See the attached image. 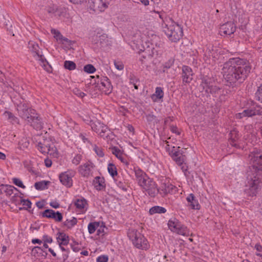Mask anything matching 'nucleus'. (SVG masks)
I'll list each match as a JSON object with an SVG mask.
<instances>
[{"label": "nucleus", "mask_w": 262, "mask_h": 262, "mask_svg": "<svg viewBox=\"0 0 262 262\" xmlns=\"http://www.w3.org/2000/svg\"><path fill=\"white\" fill-rule=\"evenodd\" d=\"M250 66L245 60L238 58L230 59L226 62L222 69L225 80L230 84L238 81L242 82L250 72Z\"/></svg>", "instance_id": "1"}, {"label": "nucleus", "mask_w": 262, "mask_h": 262, "mask_svg": "<svg viewBox=\"0 0 262 262\" xmlns=\"http://www.w3.org/2000/svg\"><path fill=\"white\" fill-rule=\"evenodd\" d=\"M250 157L252 169L248 172L247 178L250 195L254 196L260 189V184L262 183V152L252 154Z\"/></svg>", "instance_id": "2"}, {"label": "nucleus", "mask_w": 262, "mask_h": 262, "mask_svg": "<svg viewBox=\"0 0 262 262\" xmlns=\"http://www.w3.org/2000/svg\"><path fill=\"white\" fill-rule=\"evenodd\" d=\"M163 31L168 38L172 41L177 42L183 36L182 28L173 22H168L163 27Z\"/></svg>", "instance_id": "3"}, {"label": "nucleus", "mask_w": 262, "mask_h": 262, "mask_svg": "<svg viewBox=\"0 0 262 262\" xmlns=\"http://www.w3.org/2000/svg\"><path fill=\"white\" fill-rule=\"evenodd\" d=\"M127 234L129 238L136 248L142 250H147L148 248L149 244L147 239L137 230L129 229Z\"/></svg>", "instance_id": "4"}, {"label": "nucleus", "mask_w": 262, "mask_h": 262, "mask_svg": "<svg viewBox=\"0 0 262 262\" xmlns=\"http://www.w3.org/2000/svg\"><path fill=\"white\" fill-rule=\"evenodd\" d=\"M28 47L35 59L40 61L41 62V66L45 68L48 62L43 57L38 45L34 41H29Z\"/></svg>", "instance_id": "5"}, {"label": "nucleus", "mask_w": 262, "mask_h": 262, "mask_svg": "<svg viewBox=\"0 0 262 262\" xmlns=\"http://www.w3.org/2000/svg\"><path fill=\"white\" fill-rule=\"evenodd\" d=\"M140 186L144 191L150 197L156 196L159 192L157 184L149 178H147Z\"/></svg>", "instance_id": "6"}, {"label": "nucleus", "mask_w": 262, "mask_h": 262, "mask_svg": "<svg viewBox=\"0 0 262 262\" xmlns=\"http://www.w3.org/2000/svg\"><path fill=\"white\" fill-rule=\"evenodd\" d=\"M168 226L169 229L178 234L182 235H188V230L186 227L182 225L178 220L174 218L168 221Z\"/></svg>", "instance_id": "7"}, {"label": "nucleus", "mask_w": 262, "mask_h": 262, "mask_svg": "<svg viewBox=\"0 0 262 262\" xmlns=\"http://www.w3.org/2000/svg\"><path fill=\"white\" fill-rule=\"evenodd\" d=\"M38 149L42 154H48L52 156H55L57 151L55 145L47 139L38 143Z\"/></svg>", "instance_id": "8"}, {"label": "nucleus", "mask_w": 262, "mask_h": 262, "mask_svg": "<svg viewBox=\"0 0 262 262\" xmlns=\"http://www.w3.org/2000/svg\"><path fill=\"white\" fill-rule=\"evenodd\" d=\"M17 111L19 116L27 121L28 119L34 117V116L36 115L35 111L29 108L28 106L25 103L18 105Z\"/></svg>", "instance_id": "9"}, {"label": "nucleus", "mask_w": 262, "mask_h": 262, "mask_svg": "<svg viewBox=\"0 0 262 262\" xmlns=\"http://www.w3.org/2000/svg\"><path fill=\"white\" fill-rule=\"evenodd\" d=\"M200 87L208 94H215L220 91V88L214 85L210 78H204L200 84Z\"/></svg>", "instance_id": "10"}, {"label": "nucleus", "mask_w": 262, "mask_h": 262, "mask_svg": "<svg viewBox=\"0 0 262 262\" xmlns=\"http://www.w3.org/2000/svg\"><path fill=\"white\" fill-rule=\"evenodd\" d=\"M155 54H157V51H155L153 47L149 49L148 47L147 49L143 51L141 56L140 60L141 63L145 65L146 67H148L152 62V57Z\"/></svg>", "instance_id": "11"}, {"label": "nucleus", "mask_w": 262, "mask_h": 262, "mask_svg": "<svg viewBox=\"0 0 262 262\" xmlns=\"http://www.w3.org/2000/svg\"><path fill=\"white\" fill-rule=\"evenodd\" d=\"M91 126L92 129L101 137L103 138L107 137L109 129L106 125L101 123L99 121H96L91 122Z\"/></svg>", "instance_id": "12"}, {"label": "nucleus", "mask_w": 262, "mask_h": 262, "mask_svg": "<svg viewBox=\"0 0 262 262\" xmlns=\"http://www.w3.org/2000/svg\"><path fill=\"white\" fill-rule=\"evenodd\" d=\"M236 30V26L232 21H228L221 26L220 34L222 36H230Z\"/></svg>", "instance_id": "13"}, {"label": "nucleus", "mask_w": 262, "mask_h": 262, "mask_svg": "<svg viewBox=\"0 0 262 262\" xmlns=\"http://www.w3.org/2000/svg\"><path fill=\"white\" fill-rule=\"evenodd\" d=\"M94 167L92 162H87L79 166V172L82 176L88 177L92 174Z\"/></svg>", "instance_id": "14"}, {"label": "nucleus", "mask_w": 262, "mask_h": 262, "mask_svg": "<svg viewBox=\"0 0 262 262\" xmlns=\"http://www.w3.org/2000/svg\"><path fill=\"white\" fill-rule=\"evenodd\" d=\"M73 173L69 171H66L61 173L59 175V179L61 183L68 187H70L72 185V178Z\"/></svg>", "instance_id": "15"}, {"label": "nucleus", "mask_w": 262, "mask_h": 262, "mask_svg": "<svg viewBox=\"0 0 262 262\" xmlns=\"http://www.w3.org/2000/svg\"><path fill=\"white\" fill-rule=\"evenodd\" d=\"M99 88L106 95L109 94L112 90V85L108 78L106 77L101 80Z\"/></svg>", "instance_id": "16"}, {"label": "nucleus", "mask_w": 262, "mask_h": 262, "mask_svg": "<svg viewBox=\"0 0 262 262\" xmlns=\"http://www.w3.org/2000/svg\"><path fill=\"white\" fill-rule=\"evenodd\" d=\"M239 138L238 132L236 129H233L231 130L229 134V142L230 144L236 148H240V146L236 142L238 141Z\"/></svg>", "instance_id": "17"}, {"label": "nucleus", "mask_w": 262, "mask_h": 262, "mask_svg": "<svg viewBox=\"0 0 262 262\" xmlns=\"http://www.w3.org/2000/svg\"><path fill=\"white\" fill-rule=\"evenodd\" d=\"M170 154L173 160L175 161L178 165H181L183 164L186 158L179 150L177 151L175 149H173L171 150Z\"/></svg>", "instance_id": "18"}, {"label": "nucleus", "mask_w": 262, "mask_h": 262, "mask_svg": "<svg viewBox=\"0 0 262 262\" xmlns=\"http://www.w3.org/2000/svg\"><path fill=\"white\" fill-rule=\"evenodd\" d=\"M183 81L184 82H190L192 79V71L190 68L188 66H183L182 69Z\"/></svg>", "instance_id": "19"}, {"label": "nucleus", "mask_w": 262, "mask_h": 262, "mask_svg": "<svg viewBox=\"0 0 262 262\" xmlns=\"http://www.w3.org/2000/svg\"><path fill=\"white\" fill-rule=\"evenodd\" d=\"M135 174L136 180L140 186L148 177L146 173L140 169H135Z\"/></svg>", "instance_id": "20"}, {"label": "nucleus", "mask_w": 262, "mask_h": 262, "mask_svg": "<svg viewBox=\"0 0 262 262\" xmlns=\"http://www.w3.org/2000/svg\"><path fill=\"white\" fill-rule=\"evenodd\" d=\"M28 122L36 130H40L42 128V123L36 114L34 116V117L28 119Z\"/></svg>", "instance_id": "21"}, {"label": "nucleus", "mask_w": 262, "mask_h": 262, "mask_svg": "<svg viewBox=\"0 0 262 262\" xmlns=\"http://www.w3.org/2000/svg\"><path fill=\"white\" fill-rule=\"evenodd\" d=\"M46 9L49 14L54 15L55 16H60L62 13V9H59L57 6L53 4L48 6Z\"/></svg>", "instance_id": "22"}, {"label": "nucleus", "mask_w": 262, "mask_h": 262, "mask_svg": "<svg viewBox=\"0 0 262 262\" xmlns=\"http://www.w3.org/2000/svg\"><path fill=\"white\" fill-rule=\"evenodd\" d=\"M173 187L171 184L164 183L162 185L159 192L162 196L165 195L172 191Z\"/></svg>", "instance_id": "23"}, {"label": "nucleus", "mask_w": 262, "mask_h": 262, "mask_svg": "<svg viewBox=\"0 0 262 262\" xmlns=\"http://www.w3.org/2000/svg\"><path fill=\"white\" fill-rule=\"evenodd\" d=\"M187 201L190 203V205L192 209H199L200 205L197 200L195 199L194 196L193 194H190L187 198Z\"/></svg>", "instance_id": "24"}, {"label": "nucleus", "mask_w": 262, "mask_h": 262, "mask_svg": "<svg viewBox=\"0 0 262 262\" xmlns=\"http://www.w3.org/2000/svg\"><path fill=\"white\" fill-rule=\"evenodd\" d=\"M94 184L96 189L101 190L105 187L103 178L96 177L94 181Z\"/></svg>", "instance_id": "25"}, {"label": "nucleus", "mask_w": 262, "mask_h": 262, "mask_svg": "<svg viewBox=\"0 0 262 262\" xmlns=\"http://www.w3.org/2000/svg\"><path fill=\"white\" fill-rule=\"evenodd\" d=\"M4 116L12 124H19L18 119L10 112L5 111Z\"/></svg>", "instance_id": "26"}, {"label": "nucleus", "mask_w": 262, "mask_h": 262, "mask_svg": "<svg viewBox=\"0 0 262 262\" xmlns=\"http://www.w3.org/2000/svg\"><path fill=\"white\" fill-rule=\"evenodd\" d=\"M57 239L59 244L67 245L69 242V237L64 233H59Z\"/></svg>", "instance_id": "27"}, {"label": "nucleus", "mask_w": 262, "mask_h": 262, "mask_svg": "<svg viewBox=\"0 0 262 262\" xmlns=\"http://www.w3.org/2000/svg\"><path fill=\"white\" fill-rule=\"evenodd\" d=\"M166 211V209L162 207L159 206H155L151 207L149 211L150 214H154L155 213H163Z\"/></svg>", "instance_id": "28"}, {"label": "nucleus", "mask_w": 262, "mask_h": 262, "mask_svg": "<svg viewBox=\"0 0 262 262\" xmlns=\"http://www.w3.org/2000/svg\"><path fill=\"white\" fill-rule=\"evenodd\" d=\"M0 187L3 189V192H4L7 195H10L13 192L14 187L11 185L1 184Z\"/></svg>", "instance_id": "29"}, {"label": "nucleus", "mask_w": 262, "mask_h": 262, "mask_svg": "<svg viewBox=\"0 0 262 262\" xmlns=\"http://www.w3.org/2000/svg\"><path fill=\"white\" fill-rule=\"evenodd\" d=\"M50 182L49 181H40L38 182H36L35 183L34 186L35 188L37 190H43L47 188V185Z\"/></svg>", "instance_id": "30"}, {"label": "nucleus", "mask_w": 262, "mask_h": 262, "mask_svg": "<svg viewBox=\"0 0 262 262\" xmlns=\"http://www.w3.org/2000/svg\"><path fill=\"white\" fill-rule=\"evenodd\" d=\"M77 219L73 217L72 219H67L64 222L63 224L68 228H71L77 224Z\"/></svg>", "instance_id": "31"}, {"label": "nucleus", "mask_w": 262, "mask_h": 262, "mask_svg": "<svg viewBox=\"0 0 262 262\" xmlns=\"http://www.w3.org/2000/svg\"><path fill=\"white\" fill-rule=\"evenodd\" d=\"M94 3L98 8L100 9V11H102L107 7L106 0H95Z\"/></svg>", "instance_id": "32"}, {"label": "nucleus", "mask_w": 262, "mask_h": 262, "mask_svg": "<svg viewBox=\"0 0 262 262\" xmlns=\"http://www.w3.org/2000/svg\"><path fill=\"white\" fill-rule=\"evenodd\" d=\"M99 41L101 47L108 45V38L105 34H102L99 37Z\"/></svg>", "instance_id": "33"}, {"label": "nucleus", "mask_w": 262, "mask_h": 262, "mask_svg": "<svg viewBox=\"0 0 262 262\" xmlns=\"http://www.w3.org/2000/svg\"><path fill=\"white\" fill-rule=\"evenodd\" d=\"M64 67L66 69L71 71L76 69V65L73 61L66 60L64 62Z\"/></svg>", "instance_id": "34"}, {"label": "nucleus", "mask_w": 262, "mask_h": 262, "mask_svg": "<svg viewBox=\"0 0 262 262\" xmlns=\"http://www.w3.org/2000/svg\"><path fill=\"white\" fill-rule=\"evenodd\" d=\"M108 171L110 174L113 177H114L115 176H117V171L116 166L114 164L112 163H110L108 165Z\"/></svg>", "instance_id": "35"}, {"label": "nucleus", "mask_w": 262, "mask_h": 262, "mask_svg": "<svg viewBox=\"0 0 262 262\" xmlns=\"http://www.w3.org/2000/svg\"><path fill=\"white\" fill-rule=\"evenodd\" d=\"M19 147L22 150H25L29 146V142L27 139H21L18 143Z\"/></svg>", "instance_id": "36"}, {"label": "nucleus", "mask_w": 262, "mask_h": 262, "mask_svg": "<svg viewBox=\"0 0 262 262\" xmlns=\"http://www.w3.org/2000/svg\"><path fill=\"white\" fill-rule=\"evenodd\" d=\"M52 217L51 219H53L56 222H61L62 219V214L58 212H55L53 211V213H52Z\"/></svg>", "instance_id": "37"}, {"label": "nucleus", "mask_w": 262, "mask_h": 262, "mask_svg": "<svg viewBox=\"0 0 262 262\" xmlns=\"http://www.w3.org/2000/svg\"><path fill=\"white\" fill-rule=\"evenodd\" d=\"M86 204V201L85 200H77L75 203V205L76 208L79 209H82L84 208Z\"/></svg>", "instance_id": "38"}, {"label": "nucleus", "mask_w": 262, "mask_h": 262, "mask_svg": "<svg viewBox=\"0 0 262 262\" xmlns=\"http://www.w3.org/2000/svg\"><path fill=\"white\" fill-rule=\"evenodd\" d=\"M51 33L54 35V37L57 40V41H60L61 39L62 38V35L60 32L56 29H52L51 30Z\"/></svg>", "instance_id": "39"}, {"label": "nucleus", "mask_w": 262, "mask_h": 262, "mask_svg": "<svg viewBox=\"0 0 262 262\" xmlns=\"http://www.w3.org/2000/svg\"><path fill=\"white\" fill-rule=\"evenodd\" d=\"M83 70L86 73L91 74L96 71V69L92 64H89L84 67Z\"/></svg>", "instance_id": "40"}, {"label": "nucleus", "mask_w": 262, "mask_h": 262, "mask_svg": "<svg viewBox=\"0 0 262 262\" xmlns=\"http://www.w3.org/2000/svg\"><path fill=\"white\" fill-rule=\"evenodd\" d=\"M98 226V223H90L88 225V230L90 234L93 233L96 229V227Z\"/></svg>", "instance_id": "41"}, {"label": "nucleus", "mask_w": 262, "mask_h": 262, "mask_svg": "<svg viewBox=\"0 0 262 262\" xmlns=\"http://www.w3.org/2000/svg\"><path fill=\"white\" fill-rule=\"evenodd\" d=\"M155 96L158 99H161L163 97V92L160 87L156 88L155 94L153 95L152 98Z\"/></svg>", "instance_id": "42"}, {"label": "nucleus", "mask_w": 262, "mask_h": 262, "mask_svg": "<svg viewBox=\"0 0 262 262\" xmlns=\"http://www.w3.org/2000/svg\"><path fill=\"white\" fill-rule=\"evenodd\" d=\"M255 97L258 101L262 102V84L258 87L255 93Z\"/></svg>", "instance_id": "43"}, {"label": "nucleus", "mask_w": 262, "mask_h": 262, "mask_svg": "<svg viewBox=\"0 0 262 262\" xmlns=\"http://www.w3.org/2000/svg\"><path fill=\"white\" fill-rule=\"evenodd\" d=\"M94 150L96 154L100 157H103L104 156V153L103 152L102 149L101 147H99L95 145L94 146Z\"/></svg>", "instance_id": "44"}, {"label": "nucleus", "mask_w": 262, "mask_h": 262, "mask_svg": "<svg viewBox=\"0 0 262 262\" xmlns=\"http://www.w3.org/2000/svg\"><path fill=\"white\" fill-rule=\"evenodd\" d=\"M54 210L52 209H46L42 213V216L44 217L51 218L52 213Z\"/></svg>", "instance_id": "45"}, {"label": "nucleus", "mask_w": 262, "mask_h": 262, "mask_svg": "<svg viewBox=\"0 0 262 262\" xmlns=\"http://www.w3.org/2000/svg\"><path fill=\"white\" fill-rule=\"evenodd\" d=\"M13 182L14 183V184L15 185H16V186H18L19 187H20V188H25V186H24V185L23 184V182H21V181L17 178H13Z\"/></svg>", "instance_id": "46"}, {"label": "nucleus", "mask_w": 262, "mask_h": 262, "mask_svg": "<svg viewBox=\"0 0 262 262\" xmlns=\"http://www.w3.org/2000/svg\"><path fill=\"white\" fill-rule=\"evenodd\" d=\"M42 252H44L43 249L40 247L36 246L33 248L32 250V254L34 256H36L37 254L39 253H40Z\"/></svg>", "instance_id": "47"}, {"label": "nucleus", "mask_w": 262, "mask_h": 262, "mask_svg": "<svg viewBox=\"0 0 262 262\" xmlns=\"http://www.w3.org/2000/svg\"><path fill=\"white\" fill-rule=\"evenodd\" d=\"M81 160V157L80 155L76 156L72 160V163L75 165H77L79 164Z\"/></svg>", "instance_id": "48"}, {"label": "nucleus", "mask_w": 262, "mask_h": 262, "mask_svg": "<svg viewBox=\"0 0 262 262\" xmlns=\"http://www.w3.org/2000/svg\"><path fill=\"white\" fill-rule=\"evenodd\" d=\"M42 242L46 243H51L53 242V239L51 237L47 235H45L42 237Z\"/></svg>", "instance_id": "49"}, {"label": "nucleus", "mask_w": 262, "mask_h": 262, "mask_svg": "<svg viewBox=\"0 0 262 262\" xmlns=\"http://www.w3.org/2000/svg\"><path fill=\"white\" fill-rule=\"evenodd\" d=\"M107 261L108 257L106 255L100 256L97 259V262H107Z\"/></svg>", "instance_id": "50"}, {"label": "nucleus", "mask_w": 262, "mask_h": 262, "mask_svg": "<svg viewBox=\"0 0 262 262\" xmlns=\"http://www.w3.org/2000/svg\"><path fill=\"white\" fill-rule=\"evenodd\" d=\"M146 118L148 122H151L156 119V117L153 114H149L146 115Z\"/></svg>", "instance_id": "51"}, {"label": "nucleus", "mask_w": 262, "mask_h": 262, "mask_svg": "<svg viewBox=\"0 0 262 262\" xmlns=\"http://www.w3.org/2000/svg\"><path fill=\"white\" fill-rule=\"evenodd\" d=\"M112 153L115 155L117 158L121 156L122 154L120 150L117 147H114L112 148Z\"/></svg>", "instance_id": "52"}, {"label": "nucleus", "mask_w": 262, "mask_h": 262, "mask_svg": "<svg viewBox=\"0 0 262 262\" xmlns=\"http://www.w3.org/2000/svg\"><path fill=\"white\" fill-rule=\"evenodd\" d=\"M21 202L24 206L27 207V209H28L29 208H31V206L32 203L29 200H23L21 201Z\"/></svg>", "instance_id": "53"}, {"label": "nucleus", "mask_w": 262, "mask_h": 262, "mask_svg": "<svg viewBox=\"0 0 262 262\" xmlns=\"http://www.w3.org/2000/svg\"><path fill=\"white\" fill-rule=\"evenodd\" d=\"M74 93L80 97L83 98L85 94L82 92H80L78 89H75L74 90Z\"/></svg>", "instance_id": "54"}, {"label": "nucleus", "mask_w": 262, "mask_h": 262, "mask_svg": "<svg viewBox=\"0 0 262 262\" xmlns=\"http://www.w3.org/2000/svg\"><path fill=\"white\" fill-rule=\"evenodd\" d=\"M114 64L116 68L119 70H122L124 68L123 64L121 62H115Z\"/></svg>", "instance_id": "55"}, {"label": "nucleus", "mask_w": 262, "mask_h": 262, "mask_svg": "<svg viewBox=\"0 0 262 262\" xmlns=\"http://www.w3.org/2000/svg\"><path fill=\"white\" fill-rule=\"evenodd\" d=\"M129 82H130V84H132L135 83H139V79L136 78V77L134 75H133V76H130V77Z\"/></svg>", "instance_id": "56"}, {"label": "nucleus", "mask_w": 262, "mask_h": 262, "mask_svg": "<svg viewBox=\"0 0 262 262\" xmlns=\"http://www.w3.org/2000/svg\"><path fill=\"white\" fill-rule=\"evenodd\" d=\"M70 2L74 4H81L85 3L87 0H69Z\"/></svg>", "instance_id": "57"}, {"label": "nucleus", "mask_w": 262, "mask_h": 262, "mask_svg": "<svg viewBox=\"0 0 262 262\" xmlns=\"http://www.w3.org/2000/svg\"><path fill=\"white\" fill-rule=\"evenodd\" d=\"M45 164L46 167H50L51 166L52 162L51 160L46 159L45 160Z\"/></svg>", "instance_id": "58"}, {"label": "nucleus", "mask_w": 262, "mask_h": 262, "mask_svg": "<svg viewBox=\"0 0 262 262\" xmlns=\"http://www.w3.org/2000/svg\"><path fill=\"white\" fill-rule=\"evenodd\" d=\"M170 130L172 133H176L178 135L180 134V133L178 130V128L175 126H171Z\"/></svg>", "instance_id": "59"}, {"label": "nucleus", "mask_w": 262, "mask_h": 262, "mask_svg": "<svg viewBox=\"0 0 262 262\" xmlns=\"http://www.w3.org/2000/svg\"><path fill=\"white\" fill-rule=\"evenodd\" d=\"M51 206L54 208H58L59 207V204L56 202H52L50 203Z\"/></svg>", "instance_id": "60"}, {"label": "nucleus", "mask_w": 262, "mask_h": 262, "mask_svg": "<svg viewBox=\"0 0 262 262\" xmlns=\"http://www.w3.org/2000/svg\"><path fill=\"white\" fill-rule=\"evenodd\" d=\"M71 247L73 250L76 252H78L80 250L77 244H75V245H71Z\"/></svg>", "instance_id": "61"}, {"label": "nucleus", "mask_w": 262, "mask_h": 262, "mask_svg": "<svg viewBox=\"0 0 262 262\" xmlns=\"http://www.w3.org/2000/svg\"><path fill=\"white\" fill-rule=\"evenodd\" d=\"M36 205L37 207L39 209H42L44 207V204L42 202H40V201L37 202H36Z\"/></svg>", "instance_id": "62"}, {"label": "nucleus", "mask_w": 262, "mask_h": 262, "mask_svg": "<svg viewBox=\"0 0 262 262\" xmlns=\"http://www.w3.org/2000/svg\"><path fill=\"white\" fill-rule=\"evenodd\" d=\"M255 248L256 249V250L258 251V252H261L262 251V246L259 244H256L255 245Z\"/></svg>", "instance_id": "63"}, {"label": "nucleus", "mask_w": 262, "mask_h": 262, "mask_svg": "<svg viewBox=\"0 0 262 262\" xmlns=\"http://www.w3.org/2000/svg\"><path fill=\"white\" fill-rule=\"evenodd\" d=\"M59 42H61L62 43H64V42L69 43V42H70V40L68 38L64 37L62 36V38L61 39V40H60Z\"/></svg>", "instance_id": "64"}]
</instances>
